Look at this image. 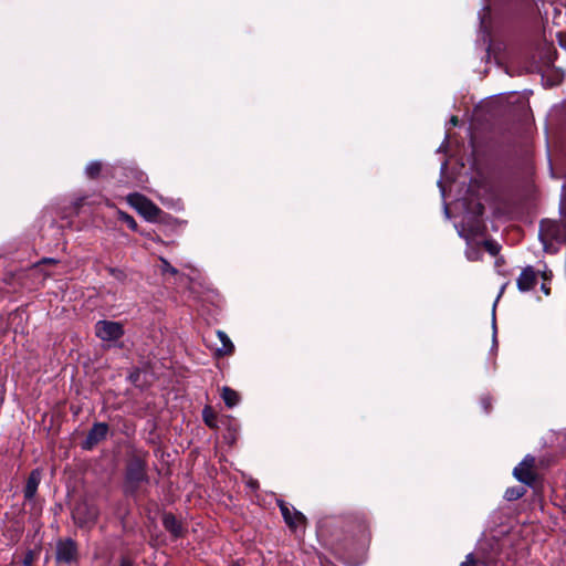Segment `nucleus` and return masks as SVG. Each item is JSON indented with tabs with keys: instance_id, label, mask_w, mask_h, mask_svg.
<instances>
[{
	"instance_id": "nucleus-1",
	"label": "nucleus",
	"mask_w": 566,
	"mask_h": 566,
	"mask_svg": "<svg viewBox=\"0 0 566 566\" xmlns=\"http://www.w3.org/2000/svg\"><path fill=\"white\" fill-rule=\"evenodd\" d=\"M146 483H148V476L146 474L145 462L138 458L132 459L126 469L124 482L125 494L137 497Z\"/></svg>"
},
{
	"instance_id": "nucleus-2",
	"label": "nucleus",
	"mask_w": 566,
	"mask_h": 566,
	"mask_svg": "<svg viewBox=\"0 0 566 566\" xmlns=\"http://www.w3.org/2000/svg\"><path fill=\"white\" fill-rule=\"evenodd\" d=\"M98 509L95 504L82 500L72 510V518L75 525L81 528H92L98 518Z\"/></svg>"
},
{
	"instance_id": "nucleus-3",
	"label": "nucleus",
	"mask_w": 566,
	"mask_h": 566,
	"mask_svg": "<svg viewBox=\"0 0 566 566\" xmlns=\"http://www.w3.org/2000/svg\"><path fill=\"white\" fill-rule=\"evenodd\" d=\"M80 559L77 543L71 537L59 538L55 544V562L60 565H74Z\"/></svg>"
},
{
	"instance_id": "nucleus-4",
	"label": "nucleus",
	"mask_w": 566,
	"mask_h": 566,
	"mask_svg": "<svg viewBox=\"0 0 566 566\" xmlns=\"http://www.w3.org/2000/svg\"><path fill=\"white\" fill-rule=\"evenodd\" d=\"M482 213L483 206L478 205L475 213L465 216L462 222L455 226L461 238L470 240L471 238L483 233L485 227L481 219Z\"/></svg>"
},
{
	"instance_id": "nucleus-5",
	"label": "nucleus",
	"mask_w": 566,
	"mask_h": 566,
	"mask_svg": "<svg viewBox=\"0 0 566 566\" xmlns=\"http://www.w3.org/2000/svg\"><path fill=\"white\" fill-rule=\"evenodd\" d=\"M94 328L95 335L104 342H115L124 335V326L119 322L102 319Z\"/></svg>"
},
{
	"instance_id": "nucleus-6",
	"label": "nucleus",
	"mask_w": 566,
	"mask_h": 566,
	"mask_svg": "<svg viewBox=\"0 0 566 566\" xmlns=\"http://www.w3.org/2000/svg\"><path fill=\"white\" fill-rule=\"evenodd\" d=\"M127 201L148 220H155L160 213V209L144 195L130 193L127 197Z\"/></svg>"
},
{
	"instance_id": "nucleus-7",
	"label": "nucleus",
	"mask_w": 566,
	"mask_h": 566,
	"mask_svg": "<svg viewBox=\"0 0 566 566\" xmlns=\"http://www.w3.org/2000/svg\"><path fill=\"white\" fill-rule=\"evenodd\" d=\"M109 427L106 422H95L88 430L86 438L81 442L83 450H93L99 442L107 438Z\"/></svg>"
},
{
	"instance_id": "nucleus-8",
	"label": "nucleus",
	"mask_w": 566,
	"mask_h": 566,
	"mask_svg": "<svg viewBox=\"0 0 566 566\" xmlns=\"http://www.w3.org/2000/svg\"><path fill=\"white\" fill-rule=\"evenodd\" d=\"M535 463V459L531 455L524 458V460L514 468L513 475L520 482L532 486L535 482V473L533 471V467Z\"/></svg>"
},
{
	"instance_id": "nucleus-9",
	"label": "nucleus",
	"mask_w": 566,
	"mask_h": 566,
	"mask_svg": "<svg viewBox=\"0 0 566 566\" xmlns=\"http://www.w3.org/2000/svg\"><path fill=\"white\" fill-rule=\"evenodd\" d=\"M282 516L285 521V523L292 528L296 530L298 526L304 525L306 522V517L296 510H291L289 505L281 501L279 503Z\"/></svg>"
},
{
	"instance_id": "nucleus-10",
	"label": "nucleus",
	"mask_w": 566,
	"mask_h": 566,
	"mask_svg": "<svg viewBox=\"0 0 566 566\" xmlns=\"http://www.w3.org/2000/svg\"><path fill=\"white\" fill-rule=\"evenodd\" d=\"M188 273L179 272V285H188V289L195 293L199 294V289L202 287L201 276L198 270L188 266Z\"/></svg>"
},
{
	"instance_id": "nucleus-11",
	"label": "nucleus",
	"mask_w": 566,
	"mask_h": 566,
	"mask_svg": "<svg viewBox=\"0 0 566 566\" xmlns=\"http://www.w3.org/2000/svg\"><path fill=\"white\" fill-rule=\"evenodd\" d=\"M40 481H41L40 471L38 469L32 470L28 476V480H27V483H25V486L23 490L25 501L35 504L34 496L38 491Z\"/></svg>"
},
{
	"instance_id": "nucleus-12",
	"label": "nucleus",
	"mask_w": 566,
	"mask_h": 566,
	"mask_svg": "<svg viewBox=\"0 0 566 566\" xmlns=\"http://www.w3.org/2000/svg\"><path fill=\"white\" fill-rule=\"evenodd\" d=\"M536 284V274L533 268H525L517 277V287L521 292L532 290Z\"/></svg>"
},
{
	"instance_id": "nucleus-13",
	"label": "nucleus",
	"mask_w": 566,
	"mask_h": 566,
	"mask_svg": "<svg viewBox=\"0 0 566 566\" xmlns=\"http://www.w3.org/2000/svg\"><path fill=\"white\" fill-rule=\"evenodd\" d=\"M216 334H217L219 340L222 344L221 348H217L218 355H230V354H232L233 350H234V346H233L231 339L229 338V336L224 332H222V331H217Z\"/></svg>"
},
{
	"instance_id": "nucleus-14",
	"label": "nucleus",
	"mask_w": 566,
	"mask_h": 566,
	"mask_svg": "<svg viewBox=\"0 0 566 566\" xmlns=\"http://www.w3.org/2000/svg\"><path fill=\"white\" fill-rule=\"evenodd\" d=\"M221 397L226 406L229 408H233L234 406H237L240 400L238 392L229 387L222 388Z\"/></svg>"
},
{
	"instance_id": "nucleus-15",
	"label": "nucleus",
	"mask_w": 566,
	"mask_h": 566,
	"mask_svg": "<svg viewBox=\"0 0 566 566\" xmlns=\"http://www.w3.org/2000/svg\"><path fill=\"white\" fill-rule=\"evenodd\" d=\"M103 170V164L98 160H94L87 164L85 174L90 179H97Z\"/></svg>"
},
{
	"instance_id": "nucleus-16",
	"label": "nucleus",
	"mask_w": 566,
	"mask_h": 566,
	"mask_svg": "<svg viewBox=\"0 0 566 566\" xmlns=\"http://www.w3.org/2000/svg\"><path fill=\"white\" fill-rule=\"evenodd\" d=\"M116 217H117V220L120 221V222H124L127 224V227L132 230V231H137L138 230V226H137V222L135 221V219L128 214L127 212L123 211V210H119L117 209L116 210Z\"/></svg>"
},
{
	"instance_id": "nucleus-17",
	"label": "nucleus",
	"mask_w": 566,
	"mask_h": 566,
	"mask_svg": "<svg viewBox=\"0 0 566 566\" xmlns=\"http://www.w3.org/2000/svg\"><path fill=\"white\" fill-rule=\"evenodd\" d=\"M525 493H526V490L523 486L507 488L504 493V499L507 501H516V500L521 499Z\"/></svg>"
},
{
	"instance_id": "nucleus-18",
	"label": "nucleus",
	"mask_w": 566,
	"mask_h": 566,
	"mask_svg": "<svg viewBox=\"0 0 566 566\" xmlns=\"http://www.w3.org/2000/svg\"><path fill=\"white\" fill-rule=\"evenodd\" d=\"M164 525L172 536L177 537V518L172 514H167L164 517Z\"/></svg>"
},
{
	"instance_id": "nucleus-19",
	"label": "nucleus",
	"mask_w": 566,
	"mask_h": 566,
	"mask_svg": "<svg viewBox=\"0 0 566 566\" xmlns=\"http://www.w3.org/2000/svg\"><path fill=\"white\" fill-rule=\"evenodd\" d=\"M483 245L485 250L493 256L497 255L501 249L500 244L493 240H485Z\"/></svg>"
},
{
	"instance_id": "nucleus-20",
	"label": "nucleus",
	"mask_w": 566,
	"mask_h": 566,
	"mask_svg": "<svg viewBox=\"0 0 566 566\" xmlns=\"http://www.w3.org/2000/svg\"><path fill=\"white\" fill-rule=\"evenodd\" d=\"M106 271L108 272L109 275H112L113 277H115L118 281H123L126 277L125 272L120 269L108 266V268H106Z\"/></svg>"
},
{
	"instance_id": "nucleus-21",
	"label": "nucleus",
	"mask_w": 566,
	"mask_h": 566,
	"mask_svg": "<svg viewBox=\"0 0 566 566\" xmlns=\"http://www.w3.org/2000/svg\"><path fill=\"white\" fill-rule=\"evenodd\" d=\"M203 419L207 426H209L210 428H214L217 426L216 416L210 413L207 409H205L203 411Z\"/></svg>"
},
{
	"instance_id": "nucleus-22",
	"label": "nucleus",
	"mask_w": 566,
	"mask_h": 566,
	"mask_svg": "<svg viewBox=\"0 0 566 566\" xmlns=\"http://www.w3.org/2000/svg\"><path fill=\"white\" fill-rule=\"evenodd\" d=\"M140 370L138 368H136L134 371H132L129 374V380L132 384H134L135 386H140Z\"/></svg>"
},
{
	"instance_id": "nucleus-23",
	"label": "nucleus",
	"mask_w": 566,
	"mask_h": 566,
	"mask_svg": "<svg viewBox=\"0 0 566 566\" xmlns=\"http://www.w3.org/2000/svg\"><path fill=\"white\" fill-rule=\"evenodd\" d=\"M85 200H86V197H80L73 201L72 207H73L74 213L77 214L80 212V209L85 205Z\"/></svg>"
},
{
	"instance_id": "nucleus-24",
	"label": "nucleus",
	"mask_w": 566,
	"mask_h": 566,
	"mask_svg": "<svg viewBox=\"0 0 566 566\" xmlns=\"http://www.w3.org/2000/svg\"><path fill=\"white\" fill-rule=\"evenodd\" d=\"M33 560H34L33 553L30 551L25 554L22 563L24 566H32Z\"/></svg>"
},
{
	"instance_id": "nucleus-25",
	"label": "nucleus",
	"mask_w": 566,
	"mask_h": 566,
	"mask_svg": "<svg viewBox=\"0 0 566 566\" xmlns=\"http://www.w3.org/2000/svg\"><path fill=\"white\" fill-rule=\"evenodd\" d=\"M460 566H475V559L473 554H468L465 560L460 564Z\"/></svg>"
},
{
	"instance_id": "nucleus-26",
	"label": "nucleus",
	"mask_w": 566,
	"mask_h": 566,
	"mask_svg": "<svg viewBox=\"0 0 566 566\" xmlns=\"http://www.w3.org/2000/svg\"><path fill=\"white\" fill-rule=\"evenodd\" d=\"M164 271H170L172 274L177 273V270L171 266L167 261L163 260Z\"/></svg>"
},
{
	"instance_id": "nucleus-27",
	"label": "nucleus",
	"mask_w": 566,
	"mask_h": 566,
	"mask_svg": "<svg viewBox=\"0 0 566 566\" xmlns=\"http://www.w3.org/2000/svg\"><path fill=\"white\" fill-rule=\"evenodd\" d=\"M119 566H134L133 562L129 558H122Z\"/></svg>"
},
{
	"instance_id": "nucleus-28",
	"label": "nucleus",
	"mask_w": 566,
	"mask_h": 566,
	"mask_svg": "<svg viewBox=\"0 0 566 566\" xmlns=\"http://www.w3.org/2000/svg\"><path fill=\"white\" fill-rule=\"evenodd\" d=\"M482 405H483V408H484L485 412H489L490 411V400H489V398H483L482 399Z\"/></svg>"
},
{
	"instance_id": "nucleus-29",
	"label": "nucleus",
	"mask_w": 566,
	"mask_h": 566,
	"mask_svg": "<svg viewBox=\"0 0 566 566\" xmlns=\"http://www.w3.org/2000/svg\"><path fill=\"white\" fill-rule=\"evenodd\" d=\"M450 124H451L452 126H457V125L459 124V118H458L457 116H452V117L450 118Z\"/></svg>"
},
{
	"instance_id": "nucleus-30",
	"label": "nucleus",
	"mask_w": 566,
	"mask_h": 566,
	"mask_svg": "<svg viewBox=\"0 0 566 566\" xmlns=\"http://www.w3.org/2000/svg\"><path fill=\"white\" fill-rule=\"evenodd\" d=\"M497 300L493 304V328L495 329V307H496Z\"/></svg>"
},
{
	"instance_id": "nucleus-31",
	"label": "nucleus",
	"mask_w": 566,
	"mask_h": 566,
	"mask_svg": "<svg viewBox=\"0 0 566 566\" xmlns=\"http://www.w3.org/2000/svg\"><path fill=\"white\" fill-rule=\"evenodd\" d=\"M559 44L566 49V36L565 38H562L559 39Z\"/></svg>"
},
{
	"instance_id": "nucleus-32",
	"label": "nucleus",
	"mask_w": 566,
	"mask_h": 566,
	"mask_svg": "<svg viewBox=\"0 0 566 566\" xmlns=\"http://www.w3.org/2000/svg\"><path fill=\"white\" fill-rule=\"evenodd\" d=\"M468 258L469 260H475L476 258L474 256V253H468Z\"/></svg>"
},
{
	"instance_id": "nucleus-33",
	"label": "nucleus",
	"mask_w": 566,
	"mask_h": 566,
	"mask_svg": "<svg viewBox=\"0 0 566 566\" xmlns=\"http://www.w3.org/2000/svg\"><path fill=\"white\" fill-rule=\"evenodd\" d=\"M503 290H504V286L501 289V291H500V294H499L497 298L501 296V294H503Z\"/></svg>"
}]
</instances>
